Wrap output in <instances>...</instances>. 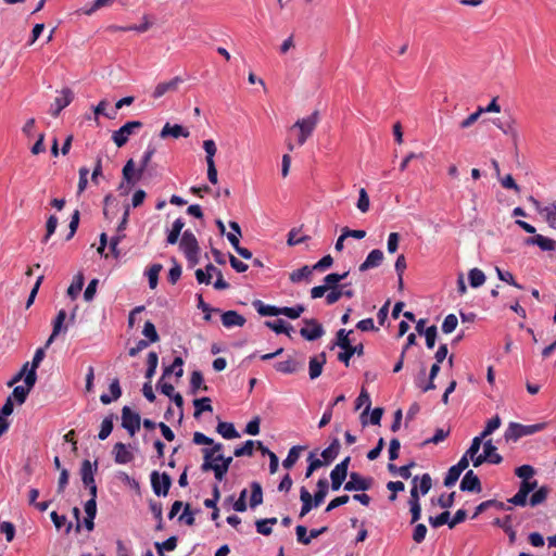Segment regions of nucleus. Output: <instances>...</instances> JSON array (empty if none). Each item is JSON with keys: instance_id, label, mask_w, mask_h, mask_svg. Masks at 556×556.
Instances as JSON below:
<instances>
[{"instance_id": "obj_3", "label": "nucleus", "mask_w": 556, "mask_h": 556, "mask_svg": "<svg viewBox=\"0 0 556 556\" xmlns=\"http://www.w3.org/2000/svg\"><path fill=\"white\" fill-rule=\"evenodd\" d=\"M150 483L153 493L157 497H166L173 485V479L166 471L160 472L157 470H153L150 473Z\"/></svg>"}, {"instance_id": "obj_53", "label": "nucleus", "mask_w": 556, "mask_h": 556, "mask_svg": "<svg viewBox=\"0 0 556 556\" xmlns=\"http://www.w3.org/2000/svg\"><path fill=\"white\" fill-rule=\"evenodd\" d=\"M306 462H307V467H306V470H305V478L306 479L309 478L314 473V471H316L320 467L325 466L324 462H321V459L316 457V451L315 452H311L308 454Z\"/></svg>"}, {"instance_id": "obj_55", "label": "nucleus", "mask_w": 556, "mask_h": 556, "mask_svg": "<svg viewBox=\"0 0 556 556\" xmlns=\"http://www.w3.org/2000/svg\"><path fill=\"white\" fill-rule=\"evenodd\" d=\"M115 0H93L90 4H86L80 9L85 15H91L101 8L111 5Z\"/></svg>"}, {"instance_id": "obj_15", "label": "nucleus", "mask_w": 556, "mask_h": 556, "mask_svg": "<svg viewBox=\"0 0 556 556\" xmlns=\"http://www.w3.org/2000/svg\"><path fill=\"white\" fill-rule=\"evenodd\" d=\"M37 380L36 379H26V382H24V386H16L14 387L12 393L9 396H12L13 403H17L18 405H22L26 402L29 392L35 387Z\"/></svg>"}, {"instance_id": "obj_12", "label": "nucleus", "mask_w": 556, "mask_h": 556, "mask_svg": "<svg viewBox=\"0 0 556 556\" xmlns=\"http://www.w3.org/2000/svg\"><path fill=\"white\" fill-rule=\"evenodd\" d=\"M459 490L469 493H480L482 491L481 481L473 470L466 471L460 481Z\"/></svg>"}, {"instance_id": "obj_45", "label": "nucleus", "mask_w": 556, "mask_h": 556, "mask_svg": "<svg viewBox=\"0 0 556 556\" xmlns=\"http://www.w3.org/2000/svg\"><path fill=\"white\" fill-rule=\"evenodd\" d=\"M349 475L350 473L342 471L341 467H334L330 471L331 483H329V485L331 486V490L339 491Z\"/></svg>"}, {"instance_id": "obj_17", "label": "nucleus", "mask_w": 556, "mask_h": 556, "mask_svg": "<svg viewBox=\"0 0 556 556\" xmlns=\"http://www.w3.org/2000/svg\"><path fill=\"white\" fill-rule=\"evenodd\" d=\"M327 362L326 352H320L318 355L309 357L308 375L311 380H315L323 374L324 366Z\"/></svg>"}, {"instance_id": "obj_28", "label": "nucleus", "mask_w": 556, "mask_h": 556, "mask_svg": "<svg viewBox=\"0 0 556 556\" xmlns=\"http://www.w3.org/2000/svg\"><path fill=\"white\" fill-rule=\"evenodd\" d=\"M300 501L302 503L300 510V518L306 516L313 508H317L319 505L312 498V494L305 486L300 489Z\"/></svg>"}, {"instance_id": "obj_35", "label": "nucleus", "mask_w": 556, "mask_h": 556, "mask_svg": "<svg viewBox=\"0 0 556 556\" xmlns=\"http://www.w3.org/2000/svg\"><path fill=\"white\" fill-rule=\"evenodd\" d=\"M216 431L226 440L240 438V433L237 431L235 425L229 421L219 420L216 427Z\"/></svg>"}, {"instance_id": "obj_6", "label": "nucleus", "mask_w": 556, "mask_h": 556, "mask_svg": "<svg viewBox=\"0 0 556 556\" xmlns=\"http://www.w3.org/2000/svg\"><path fill=\"white\" fill-rule=\"evenodd\" d=\"M349 478L344 484V491L348 492H365L370 490L374 484L372 477H364L356 471L350 472Z\"/></svg>"}, {"instance_id": "obj_9", "label": "nucleus", "mask_w": 556, "mask_h": 556, "mask_svg": "<svg viewBox=\"0 0 556 556\" xmlns=\"http://www.w3.org/2000/svg\"><path fill=\"white\" fill-rule=\"evenodd\" d=\"M440 369H441V367H440L439 363L435 362L434 364H432L430 371H429L428 381H427V383H424V377H426V368L422 367L420 369L419 374L417 375V377L415 378V386L418 389H420L421 392H428V391L434 390L437 388L434 384V379L439 375Z\"/></svg>"}, {"instance_id": "obj_21", "label": "nucleus", "mask_w": 556, "mask_h": 556, "mask_svg": "<svg viewBox=\"0 0 556 556\" xmlns=\"http://www.w3.org/2000/svg\"><path fill=\"white\" fill-rule=\"evenodd\" d=\"M245 321V317L237 311L229 309L222 314V324L226 328L243 327Z\"/></svg>"}, {"instance_id": "obj_8", "label": "nucleus", "mask_w": 556, "mask_h": 556, "mask_svg": "<svg viewBox=\"0 0 556 556\" xmlns=\"http://www.w3.org/2000/svg\"><path fill=\"white\" fill-rule=\"evenodd\" d=\"M318 123V111H314L311 115L305 118L299 119L294 127L300 128V136L298 139L299 144H304L307 138L312 135L314 128Z\"/></svg>"}, {"instance_id": "obj_14", "label": "nucleus", "mask_w": 556, "mask_h": 556, "mask_svg": "<svg viewBox=\"0 0 556 556\" xmlns=\"http://www.w3.org/2000/svg\"><path fill=\"white\" fill-rule=\"evenodd\" d=\"M99 462L96 459L91 463L89 459H84L80 466V477L84 486L96 483L94 476L98 471Z\"/></svg>"}, {"instance_id": "obj_1", "label": "nucleus", "mask_w": 556, "mask_h": 556, "mask_svg": "<svg viewBox=\"0 0 556 556\" xmlns=\"http://www.w3.org/2000/svg\"><path fill=\"white\" fill-rule=\"evenodd\" d=\"M156 152V148L153 144H148L141 160L139 167L136 168L135 161L129 159L122 168V175L128 185L135 186L138 184L144 175L151 176V160Z\"/></svg>"}, {"instance_id": "obj_49", "label": "nucleus", "mask_w": 556, "mask_h": 556, "mask_svg": "<svg viewBox=\"0 0 556 556\" xmlns=\"http://www.w3.org/2000/svg\"><path fill=\"white\" fill-rule=\"evenodd\" d=\"M251 488V496H250V507L255 508L263 503V488L260 482L253 481L250 484Z\"/></svg>"}, {"instance_id": "obj_59", "label": "nucleus", "mask_w": 556, "mask_h": 556, "mask_svg": "<svg viewBox=\"0 0 556 556\" xmlns=\"http://www.w3.org/2000/svg\"><path fill=\"white\" fill-rule=\"evenodd\" d=\"M170 261L173 263V266L168 270L167 280L170 285H175L180 279L182 269L181 265L179 264L175 256H173Z\"/></svg>"}, {"instance_id": "obj_41", "label": "nucleus", "mask_w": 556, "mask_h": 556, "mask_svg": "<svg viewBox=\"0 0 556 556\" xmlns=\"http://www.w3.org/2000/svg\"><path fill=\"white\" fill-rule=\"evenodd\" d=\"M344 401H345L344 394H340L331 403L328 404L327 408L325 409V412L318 422V428H324L331 421L332 412H334L333 407L337 404L344 402Z\"/></svg>"}, {"instance_id": "obj_7", "label": "nucleus", "mask_w": 556, "mask_h": 556, "mask_svg": "<svg viewBox=\"0 0 556 556\" xmlns=\"http://www.w3.org/2000/svg\"><path fill=\"white\" fill-rule=\"evenodd\" d=\"M140 414L125 405L122 408V427L128 432L130 437H134L140 430Z\"/></svg>"}, {"instance_id": "obj_20", "label": "nucleus", "mask_w": 556, "mask_h": 556, "mask_svg": "<svg viewBox=\"0 0 556 556\" xmlns=\"http://www.w3.org/2000/svg\"><path fill=\"white\" fill-rule=\"evenodd\" d=\"M342 351L338 353V361L344 364L346 367L350 366V361L353 355L363 356L364 355V344L358 343L356 345L345 346L341 349Z\"/></svg>"}, {"instance_id": "obj_38", "label": "nucleus", "mask_w": 556, "mask_h": 556, "mask_svg": "<svg viewBox=\"0 0 556 556\" xmlns=\"http://www.w3.org/2000/svg\"><path fill=\"white\" fill-rule=\"evenodd\" d=\"M115 418H117V416L114 413H111L104 417L100 426V431L98 433L99 440L104 441L109 438V435L113 431Z\"/></svg>"}, {"instance_id": "obj_47", "label": "nucleus", "mask_w": 556, "mask_h": 556, "mask_svg": "<svg viewBox=\"0 0 556 556\" xmlns=\"http://www.w3.org/2000/svg\"><path fill=\"white\" fill-rule=\"evenodd\" d=\"M305 448H306V446H303V445L292 446L289 450L287 457L282 460L283 468L291 469L299 460L301 451H303Z\"/></svg>"}, {"instance_id": "obj_29", "label": "nucleus", "mask_w": 556, "mask_h": 556, "mask_svg": "<svg viewBox=\"0 0 556 556\" xmlns=\"http://www.w3.org/2000/svg\"><path fill=\"white\" fill-rule=\"evenodd\" d=\"M350 271H344L342 274L339 273H330L324 277V286L326 289H332V288H341V287H349L351 286V282L341 283L340 282L349 276Z\"/></svg>"}, {"instance_id": "obj_51", "label": "nucleus", "mask_w": 556, "mask_h": 556, "mask_svg": "<svg viewBox=\"0 0 556 556\" xmlns=\"http://www.w3.org/2000/svg\"><path fill=\"white\" fill-rule=\"evenodd\" d=\"M50 518L58 530H60L62 527H65V534H68L72 531L73 523L67 522L65 515H59L55 510H53L50 513Z\"/></svg>"}, {"instance_id": "obj_23", "label": "nucleus", "mask_w": 556, "mask_h": 556, "mask_svg": "<svg viewBox=\"0 0 556 556\" xmlns=\"http://www.w3.org/2000/svg\"><path fill=\"white\" fill-rule=\"evenodd\" d=\"M363 405H365V409L361 414V422H362L363 427H365L368 424V421L366 419V415L369 413L370 407H371L370 395L365 388H362L359 395L357 396V399L355 401V409L356 410L359 409Z\"/></svg>"}, {"instance_id": "obj_27", "label": "nucleus", "mask_w": 556, "mask_h": 556, "mask_svg": "<svg viewBox=\"0 0 556 556\" xmlns=\"http://www.w3.org/2000/svg\"><path fill=\"white\" fill-rule=\"evenodd\" d=\"M492 507L496 508L497 510H513L511 506L505 504L504 502L492 498V500H488V501L480 503L476 507L475 513L471 518L472 519L477 518L480 514H482L483 511H485L486 509H490Z\"/></svg>"}, {"instance_id": "obj_43", "label": "nucleus", "mask_w": 556, "mask_h": 556, "mask_svg": "<svg viewBox=\"0 0 556 556\" xmlns=\"http://www.w3.org/2000/svg\"><path fill=\"white\" fill-rule=\"evenodd\" d=\"M84 283H85V276L81 271H79L74 276L72 283L67 288V295L72 300H75L79 295V293L84 287Z\"/></svg>"}, {"instance_id": "obj_63", "label": "nucleus", "mask_w": 556, "mask_h": 556, "mask_svg": "<svg viewBox=\"0 0 556 556\" xmlns=\"http://www.w3.org/2000/svg\"><path fill=\"white\" fill-rule=\"evenodd\" d=\"M495 271L497 275V278L504 282H507L508 285L517 288V289H523V286L518 283L515 279L514 275L508 270H503L500 267H495Z\"/></svg>"}, {"instance_id": "obj_44", "label": "nucleus", "mask_w": 556, "mask_h": 556, "mask_svg": "<svg viewBox=\"0 0 556 556\" xmlns=\"http://www.w3.org/2000/svg\"><path fill=\"white\" fill-rule=\"evenodd\" d=\"M317 490L315 491L314 495H312V498H314V501L320 506L328 492H329V488H331L329 485V482L326 478H320L318 481H317Z\"/></svg>"}, {"instance_id": "obj_2", "label": "nucleus", "mask_w": 556, "mask_h": 556, "mask_svg": "<svg viewBox=\"0 0 556 556\" xmlns=\"http://www.w3.org/2000/svg\"><path fill=\"white\" fill-rule=\"evenodd\" d=\"M546 422H539L533 425H522L519 422H509L507 429L505 430L504 438L508 441H518L522 437L532 435L538 433L546 428Z\"/></svg>"}, {"instance_id": "obj_46", "label": "nucleus", "mask_w": 556, "mask_h": 556, "mask_svg": "<svg viewBox=\"0 0 556 556\" xmlns=\"http://www.w3.org/2000/svg\"><path fill=\"white\" fill-rule=\"evenodd\" d=\"M212 401L207 396L193 400V417L199 418L204 412H213Z\"/></svg>"}, {"instance_id": "obj_61", "label": "nucleus", "mask_w": 556, "mask_h": 556, "mask_svg": "<svg viewBox=\"0 0 556 556\" xmlns=\"http://www.w3.org/2000/svg\"><path fill=\"white\" fill-rule=\"evenodd\" d=\"M142 334L146 337V340L150 341L151 343H155L160 340L155 325L151 320H147L144 323Z\"/></svg>"}, {"instance_id": "obj_13", "label": "nucleus", "mask_w": 556, "mask_h": 556, "mask_svg": "<svg viewBox=\"0 0 556 556\" xmlns=\"http://www.w3.org/2000/svg\"><path fill=\"white\" fill-rule=\"evenodd\" d=\"M274 368L278 372L286 374V375L296 374V372L303 370L304 358L299 361V359H295V358L289 356L288 359H286V361L277 362L274 365Z\"/></svg>"}, {"instance_id": "obj_33", "label": "nucleus", "mask_w": 556, "mask_h": 556, "mask_svg": "<svg viewBox=\"0 0 556 556\" xmlns=\"http://www.w3.org/2000/svg\"><path fill=\"white\" fill-rule=\"evenodd\" d=\"M497 447L493 444L492 440H486L483 443V455L489 464L498 465L503 462L502 455L497 452Z\"/></svg>"}, {"instance_id": "obj_4", "label": "nucleus", "mask_w": 556, "mask_h": 556, "mask_svg": "<svg viewBox=\"0 0 556 556\" xmlns=\"http://www.w3.org/2000/svg\"><path fill=\"white\" fill-rule=\"evenodd\" d=\"M143 127V123L140 121H128L122 125L117 130L112 134V140L117 148H123L127 144L129 137L135 135L139 129Z\"/></svg>"}, {"instance_id": "obj_24", "label": "nucleus", "mask_w": 556, "mask_h": 556, "mask_svg": "<svg viewBox=\"0 0 556 556\" xmlns=\"http://www.w3.org/2000/svg\"><path fill=\"white\" fill-rule=\"evenodd\" d=\"M109 390H110V394H106V393H102L100 395V402L103 404V405H109L111 404L113 401H116L118 400L122 394H123V390H122V387H121V383H119V379L118 378H114L110 386H109Z\"/></svg>"}, {"instance_id": "obj_60", "label": "nucleus", "mask_w": 556, "mask_h": 556, "mask_svg": "<svg viewBox=\"0 0 556 556\" xmlns=\"http://www.w3.org/2000/svg\"><path fill=\"white\" fill-rule=\"evenodd\" d=\"M463 472L456 468L454 465L451 466L447 470V472L445 473V477H444V480H443V484L444 486L446 488H452L456 484V482L458 481L460 475Z\"/></svg>"}, {"instance_id": "obj_11", "label": "nucleus", "mask_w": 556, "mask_h": 556, "mask_svg": "<svg viewBox=\"0 0 556 556\" xmlns=\"http://www.w3.org/2000/svg\"><path fill=\"white\" fill-rule=\"evenodd\" d=\"M74 100V92L71 88L65 87L61 90V96L54 99V102L50 106V114L53 117H58L63 109L68 106Z\"/></svg>"}, {"instance_id": "obj_26", "label": "nucleus", "mask_w": 556, "mask_h": 556, "mask_svg": "<svg viewBox=\"0 0 556 556\" xmlns=\"http://www.w3.org/2000/svg\"><path fill=\"white\" fill-rule=\"evenodd\" d=\"M216 468H215V479L218 481V482H222L228 470H229V467L232 463V457L231 456H225L224 454H217L216 455Z\"/></svg>"}, {"instance_id": "obj_37", "label": "nucleus", "mask_w": 556, "mask_h": 556, "mask_svg": "<svg viewBox=\"0 0 556 556\" xmlns=\"http://www.w3.org/2000/svg\"><path fill=\"white\" fill-rule=\"evenodd\" d=\"M353 332V330H346L344 328H341L337 331L334 340L330 343L329 349L333 350L334 348L343 349L345 346H350V343H352L350 339V334Z\"/></svg>"}, {"instance_id": "obj_22", "label": "nucleus", "mask_w": 556, "mask_h": 556, "mask_svg": "<svg viewBox=\"0 0 556 556\" xmlns=\"http://www.w3.org/2000/svg\"><path fill=\"white\" fill-rule=\"evenodd\" d=\"M384 258L383 252L380 249L371 250L366 260L359 265V271H366L370 268H375L381 265Z\"/></svg>"}, {"instance_id": "obj_64", "label": "nucleus", "mask_w": 556, "mask_h": 556, "mask_svg": "<svg viewBox=\"0 0 556 556\" xmlns=\"http://www.w3.org/2000/svg\"><path fill=\"white\" fill-rule=\"evenodd\" d=\"M255 446V441L247 440L242 445L237 446L233 451L236 457L252 456Z\"/></svg>"}, {"instance_id": "obj_50", "label": "nucleus", "mask_w": 556, "mask_h": 556, "mask_svg": "<svg viewBox=\"0 0 556 556\" xmlns=\"http://www.w3.org/2000/svg\"><path fill=\"white\" fill-rule=\"evenodd\" d=\"M163 269L162 264L155 263L152 264L147 270L146 276L148 277L149 287L151 289H155L159 283V275Z\"/></svg>"}, {"instance_id": "obj_25", "label": "nucleus", "mask_w": 556, "mask_h": 556, "mask_svg": "<svg viewBox=\"0 0 556 556\" xmlns=\"http://www.w3.org/2000/svg\"><path fill=\"white\" fill-rule=\"evenodd\" d=\"M341 444L338 438H333L330 444L320 453L325 466L330 465L339 455Z\"/></svg>"}, {"instance_id": "obj_39", "label": "nucleus", "mask_w": 556, "mask_h": 556, "mask_svg": "<svg viewBox=\"0 0 556 556\" xmlns=\"http://www.w3.org/2000/svg\"><path fill=\"white\" fill-rule=\"evenodd\" d=\"M48 346H42V348H38L36 351H35V354L33 356V359L30 362V372L28 374V379H38V376H37V369L39 368L41 362L43 361L45 356H46V349Z\"/></svg>"}, {"instance_id": "obj_16", "label": "nucleus", "mask_w": 556, "mask_h": 556, "mask_svg": "<svg viewBox=\"0 0 556 556\" xmlns=\"http://www.w3.org/2000/svg\"><path fill=\"white\" fill-rule=\"evenodd\" d=\"M66 317H67V314H66L65 309H60L58 312L55 318L52 321V332L46 342V346H49L60 333L66 332V330H67V326L65 325Z\"/></svg>"}, {"instance_id": "obj_40", "label": "nucleus", "mask_w": 556, "mask_h": 556, "mask_svg": "<svg viewBox=\"0 0 556 556\" xmlns=\"http://www.w3.org/2000/svg\"><path fill=\"white\" fill-rule=\"evenodd\" d=\"M277 522H278V519L276 517L257 519L255 521L256 532L264 536H268L273 533L271 527L275 526Z\"/></svg>"}, {"instance_id": "obj_19", "label": "nucleus", "mask_w": 556, "mask_h": 556, "mask_svg": "<svg viewBox=\"0 0 556 556\" xmlns=\"http://www.w3.org/2000/svg\"><path fill=\"white\" fill-rule=\"evenodd\" d=\"M189 136H190V132L186 127H184L180 124H170L168 122L163 126V128L160 132V137L162 139H165L168 137H172L175 139H178L180 137L188 138Z\"/></svg>"}, {"instance_id": "obj_58", "label": "nucleus", "mask_w": 556, "mask_h": 556, "mask_svg": "<svg viewBox=\"0 0 556 556\" xmlns=\"http://www.w3.org/2000/svg\"><path fill=\"white\" fill-rule=\"evenodd\" d=\"M198 513H200V509L191 510L190 504L186 503L182 514L178 517V521L184 522L187 526H193L195 522L194 515Z\"/></svg>"}, {"instance_id": "obj_32", "label": "nucleus", "mask_w": 556, "mask_h": 556, "mask_svg": "<svg viewBox=\"0 0 556 556\" xmlns=\"http://www.w3.org/2000/svg\"><path fill=\"white\" fill-rule=\"evenodd\" d=\"M113 453H114V460L116 464L124 465V464L130 463L134 459L132 453L129 452L127 450V446L122 442L115 443V445L113 447Z\"/></svg>"}, {"instance_id": "obj_36", "label": "nucleus", "mask_w": 556, "mask_h": 556, "mask_svg": "<svg viewBox=\"0 0 556 556\" xmlns=\"http://www.w3.org/2000/svg\"><path fill=\"white\" fill-rule=\"evenodd\" d=\"M199 390L208 391L204 384L203 374L200 370H193L190 376L189 393L195 395Z\"/></svg>"}, {"instance_id": "obj_31", "label": "nucleus", "mask_w": 556, "mask_h": 556, "mask_svg": "<svg viewBox=\"0 0 556 556\" xmlns=\"http://www.w3.org/2000/svg\"><path fill=\"white\" fill-rule=\"evenodd\" d=\"M253 307L257 314L263 317H276L280 316V307L271 304H266L262 300H254L252 302Z\"/></svg>"}, {"instance_id": "obj_62", "label": "nucleus", "mask_w": 556, "mask_h": 556, "mask_svg": "<svg viewBox=\"0 0 556 556\" xmlns=\"http://www.w3.org/2000/svg\"><path fill=\"white\" fill-rule=\"evenodd\" d=\"M178 538L176 535H172L163 542H154V547L156 552H172L177 547Z\"/></svg>"}, {"instance_id": "obj_54", "label": "nucleus", "mask_w": 556, "mask_h": 556, "mask_svg": "<svg viewBox=\"0 0 556 556\" xmlns=\"http://www.w3.org/2000/svg\"><path fill=\"white\" fill-rule=\"evenodd\" d=\"M485 274L479 268H472L468 271V280L471 288H479L485 282Z\"/></svg>"}, {"instance_id": "obj_48", "label": "nucleus", "mask_w": 556, "mask_h": 556, "mask_svg": "<svg viewBox=\"0 0 556 556\" xmlns=\"http://www.w3.org/2000/svg\"><path fill=\"white\" fill-rule=\"evenodd\" d=\"M312 273H313V267L308 266V265H304L301 268L293 270L290 274L289 279L292 283H299L302 280L309 281Z\"/></svg>"}, {"instance_id": "obj_10", "label": "nucleus", "mask_w": 556, "mask_h": 556, "mask_svg": "<svg viewBox=\"0 0 556 556\" xmlns=\"http://www.w3.org/2000/svg\"><path fill=\"white\" fill-rule=\"evenodd\" d=\"M305 327L300 329V334L306 341H316L325 333L323 325L315 318L303 319Z\"/></svg>"}, {"instance_id": "obj_5", "label": "nucleus", "mask_w": 556, "mask_h": 556, "mask_svg": "<svg viewBox=\"0 0 556 556\" xmlns=\"http://www.w3.org/2000/svg\"><path fill=\"white\" fill-rule=\"evenodd\" d=\"M538 488V480L521 481L517 493L507 500V503L514 506L525 507L528 504L529 494Z\"/></svg>"}, {"instance_id": "obj_57", "label": "nucleus", "mask_w": 556, "mask_h": 556, "mask_svg": "<svg viewBox=\"0 0 556 556\" xmlns=\"http://www.w3.org/2000/svg\"><path fill=\"white\" fill-rule=\"evenodd\" d=\"M304 311L305 306L303 304H296L294 306H282L280 307V315L286 316L289 319H298Z\"/></svg>"}, {"instance_id": "obj_52", "label": "nucleus", "mask_w": 556, "mask_h": 556, "mask_svg": "<svg viewBox=\"0 0 556 556\" xmlns=\"http://www.w3.org/2000/svg\"><path fill=\"white\" fill-rule=\"evenodd\" d=\"M157 364H159L157 353L153 352V351L149 352L148 356H147V369H146V374H144V377L148 380H151L152 377L155 375Z\"/></svg>"}, {"instance_id": "obj_30", "label": "nucleus", "mask_w": 556, "mask_h": 556, "mask_svg": "<svg viewBox=\"0 0 556 556\" xmlns=\"http://www.w3.org/2000/svg\"><path fill=\"white\" fill-rule=\"evenodd\" d=\"M182 83V79L179 76L174 77L169 81L160 83L156 85L152 97L154 99H159L163 97L168 91H175L178 88V85Z\"/></svg>"}, {"instance_id": "obj_18", "label": "nucleus", "mask_w": 556, "mask_h": 556, "mask_svg": "<svg viewBox=\"0 0 556 556\" xmlns=\"http://www.w3.org/2000/svg\"><path fill=\"white\" fill-rule=\"evenodd\" d=\"M179 248L184 252V254L200 253L199 242L193 232L189 229L182 232Z\"/></svg>"}, {"instance_id": "obj_56", "label": "nucleus", "mask_w": 556, "mask_h": 556, "mask_svg": "<svg viewBox=\"0 0 556 556\" xmlns=\"http://www.w3.org/2000/svg\"><path fill=\"white\" fill-rule=\"evenodd\" d=\"M542 211H543V214H541V215L544 216V219L547 223V225L552 229L556 230V201H554L553 203H551L548 205H545Z\"/></svg>"}, {"instance_id": "obj_34", "label": "nucleus", "mask_w": 556, "mask_h": 556, "mask_svg": "<svg viewBox=\"0 0 556 556\" xmlns=\"http://www.w3.org/2000/svg\"><path fill=\"white\" fill-rule=\"evenodd\" d=\"M264 325L277 334L285 333L290 336V332L293 331L292 325L280 318L275 320H266Z\"/></svg>"}, {"instance_id": "obj_42", "label": "nucleus", "mask_w": 556, "mask_h": 556, "mask_svg": "<svg viewBox=\"0 0 556 556\" xmlns=\"http://www.w3.org/2000/svg\"><path fill=\"white\" fill-rule=\"evenodd\" d=\"M548 493L549 488L547 485H542L540 488L538 486L529 497L528 504L531 507H535L543 504L546 501Z\"/></svg>"}]
</instances>
